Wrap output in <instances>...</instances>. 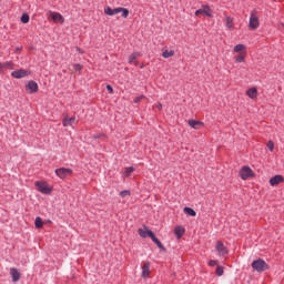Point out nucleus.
I'll return each mask as SVG.
<instances>
[{
  "instance_id": "473e14b6",
  "label": "nucleus",
  "mask_w": 284,
  "mask_h": 284,
  "mask_svg": "<svg viewBox=\"0 0 284 284\" xmlns=\"http://www.w3.org/2000/svg\"><path fill=\"white\" fill-rule=\"evenodd\" d=\"M21 21L23 23H29L30 21V16H28V13H23L22 17H21Z\"/></svg>"
},
{
  "instance_id": "f704fd0d",
  "label": "nucleus",
  "mask_w": 284,
  "mask_h": 284,
  "mask_svg": "<svg viewBox=\"0 0 284 284\" xmlns=\"http://www.w3.org/2000/svg\"><path fill=\"white\" fill-rule=\"evenodd\" d=\"M267 148H268L270 152H274V142L273 141H268Z\"/></svg>"
},
{
  "instance_id": "dca6fc26",
  "label": "nucleus",
  "mask_w": 284,
  "mask_h": 284,
  "mask_svg": "<svg viewBox=\"0 0 284 284\" xmlns=\"http://www.w3.org/2000/svg\"><path fill=\"white\" fill-rule=\"evenodd\" d=\"M149 237L151 239V241H153V243H155V245H158L160 250H162V252H165V246H163L161 241L158 240L156 235H154L153 232H149Z\"/></svg>"
},
{
  "instance_id": "0eeeda50",
  "label": "nucleus",
  "mask_w": 284,
  "mask_h": 284,
  "mask_svg": "<svg viewBox=\"0 0 284 284\" xmlns=\"http://www.w3.org/2000/svg\"><path fill=\"white\" fill-rule=\"evenodd\" d=\"M258 26H261V23L258 22V17H256L254 12L251 13L248 22L250 30H257Z\"/></svg>"
},
{
  "instance_id": "f3484780",
  "label": "nucleus",
  "mask_w": 284,
  "mask_h": 284,
  "mask_svg": "<svg viewBox=\"0 0 284 284\" xmlns=\"http://www.w3.org/2000/svg\"><path fill=\"white\" fill-rule=\"evenodd\" d=\"M283 181H284L283 175H275L270 179V185L274 187V185H281Z\"/></svg>"
},
{
  "instance_id": "b1692460",
  "label": "nucleus",
  "mask_w": 284,
  "mask_h": 284,
  "mask_svg": "<svg viewBox=\"0 0 284 284\" xmlns=\"http://www.w3.org/2000/svg\"><path fill=\"white\" fill-rule=\"evenodd\" d=\"M174 234L175 236H178V239H181L183 234H185V229L183 226H176L174 230Z\"/></svg>"
},
{
  "instance_id": "c9c22d12",
  "label": "nucleus",
  "mask_w": 284,
  "mask_h": 284,
  "mask_svg": "<svg viewBox=\"0 0 284 284\" xmlns=\"http://www.w3.org/2000/svg\"><path fill=\"white\" fill-rule=\"evenodd\" d=\"M142 99H145V95H139L134 98V103H141Z\"/></svg>"
},
{
  "instance_id": "ea45409f",
  "label": "nucleus",
  "mask_w": 284,
  "mask_h": 284,
  "mask_svg": "<svg viewBox=\"0 0 284 284\" xmlns=\"http://www.w3.org/2000/svg\"><path fill=\"white\" fill-rule=\"evenodd\" d=\"M219 263L215 261V260H211L210 262H209V265H210V267H214L215 265H217Z\"/></svg>"
},
{
  "instance_id": "f257e3e1",
  "label": "nucleus",
  "mask_w": 284,
  "mask_h": 284,
  "mask_svg": "<svg viewBox=\"0 0 284 284\" xmlns=\"http://www.w3.org/2000/svg\"><path fill=\"white\" fill-rule=\"evenodd\" d=\"M119 12H122V17L124 19H128L129 14H130V11L125 8H115V9H112L110 7H106L104 9V14H106L108 17H114V14H119Z\"/></svg>"
},
{
  "instance_id": "c85d7f7f",
  "label": "nucleus",
  "mask_w": 284,
  "mask_h": 284,
  "mask_svg": "<svg viewBox=\"0 0 284 284\" xmlns=\"http://www.w3.org/2000/svg\"><path fill=\"white\" fill-rule=\"evenodd\" d=\"M34 225L38 230H41V227H43V220H41V217H37Z\"/></svg>"
},
{
  "instance_id": "423d86ee",
  "label": "nucleus",
  "mask_w": 284,
  "mask_h": 284,
  "mask_svg": "<svg viewBox=\"0 0 284 284\" xmlns=\"http://www.w3.org/2000/svg\"><path fill=\"white\" fill-rule=\"evenodd\" d=\"M49 17H51L52 21L54 23H61L63 24L65 22V19L63 18V16L59 12H54V11H49L48 12Z\"/></svg>"
},
{
  "instance_id": "72a5a7b5",
  "label": "nucleus",
  "mask_w": 284,
  "mask_h": 284,
  "mask_svg": "<svg viewBox=\"0 0 284 284\" xmlns=\"http://www.w3.org/2000/svg\"><path fill=\"white\" fill-rule=\"evenodd\" d=\"M130 191L129 190H124V191H122V192H120V196L122 197V199H125V196H130Z\"/></svg>"
},
{
  "instance_id": "7ed1b4c3",
  "label": "nucleus",
  "mask_w": 284,
  "mask_h": 284,
  "mask_svg": "<svg viewBox=\"0 0 284 284\" xmlns=\"http://www.w3.org/2000/svg\"><path fill=\"white\" fill-rule=\"evenodd\" d=\"M36 187L41 194H52V186H49L47 182H36Z\"/></svg>"
},
{
  "instance_id": "7c9ffc66",
  "label": "nucleus",
  "mask_w": 284,
  "mask_h": 284,
  "mask_svg": "<svg viewBox=\"0 0 284 284\" xmlns=\"http://www.w3.org/2000/svg\"><path fill=\"white\" fill-rule=\"evenodd\" d=\"M244 61H245V53H240V55L235 58L236 63H243Z\"/></svg>"
},
{
  "instance_id": "79ce46f5",
  "label": "nucleus",
  "mask_w": 284,
  "mask_h": 284,
  "mask_svg": "<svg viewBox=\"0 0 284 284\" xmlns=\"http://www.w3.org/2000/svg\"><path fill=\"white\" fill-rule=\"evenodd\" d=\"M4 69H3V63L0 62V72H3Z\"/></svg>"
},
{
  "instance_id": "9b49d317",
  "label": "nucleus",
  "mask_w": 284,
  "mask_h": 284,
  "mask_svg": "<svg viewBox=\"0 0 284 284\" xmlns=\"http://www.w3.org/2000/svg\"><path fill=\"white\" fill-rule=\"evenodd\" d=\"M199 14H204L205 17H212V9L207 6H203L201 9L195 11V17H199Z\"/></svg>"
},
{
  "instance_id": "39448f33",
  "label": "nucleus",
  "mask_w": 284,
  "mask_h": 284,
  "mask_svg": "<svg viewBox=\"0 0 284 284\" xmlns=\"http://www.w3.org/2000/svg\"><path fill=\"white\" fill-rule=\"evenodd\" d=\"M26 92H28V94H34V93L39 92V84L36 81L30 80L26 84Z\"/></svg>"
},
{
  "instance_id": "aec40b11",
  "label": "nucleus",
  "mask_w": 284,
  "mask_h": 284,
  "mask_svg": "<svg viewBox=\"0 0 284 284\" xmlns=\"http://www.w3.org/2000/svg\"><path fill=\"white\" fill-rule=\"evenodd\" d=\"M246 95L248 97V99H257L258 90L256 88H251L246 91Z\"/></svg>"
},
{
  "instance_id": "a878e982",
  "label": "nucleus",
  "mask_w": 284,
  "mask_h": 284,
  "mask_svg": "<svg viewBox=\"0 0 284 284\" xmlns=\"http://www.w3.org/2000/svg\"><path fill=\"white\" fill-rule=\"evenodd\" d=\"M139 235L142 237V239H148V236H150V230H146L145 227L144 229H139Z\"/></svg>"
},
{
  "instance_id": "cd10ccee",
  "label": "nucleus",
  "mask_w": 284,
  "mask_h": 284,
  "mask_svg": "<svg viewBox=\"0 0 284 284\" xmlns=\"http://www.w3.org/2000/svg\"><path fill=\"white\" fill-rule=\"evenodd\" d=\"M184 214H187L189 216H196V211H194L192 207H184L183 210Z\"/></svg>"
},
{
  "instance_id": "f03ea898",
  "label": "nucleus",
  "mask_w": 284,
  "mask_h": 284,
  "mask_svg": "<svg viewBox=\"0 0 284 284\" xmlns=\"http://www.w3.org/2000/svg\"><path fill=\"white\" fill-rule=\"evenodd\" d=\"M252 267L255 272H265L266 270H270L267 263L261 258L253 261Z\"/></svg>"
},
{
  "instance_id": "c756f323",
  "label": "nucleus",
  "mask_w": 284,
  "mask_h": 284,
  "mask_svg": "<svg viewBox=\"0 0 284 284\" xmlns=\"http://www.w3.org/2000/svg\"><path fill=\"white\" fill-rule=\"evenodd\" d=\"M134 166H129L124 170V176L129 178L131 176L132 172H134Z\"/></svg>"
},
{
  "instance_id": "a19ab883",
  "label": "nucleus",
  "mask_w": 284,
  "mask_h": 284,
  "mask_svg": "<svg viewBox=\"0 0 284 284\" xmlns=\"http://www.w3.org/2000/svg\"><path fill=\"white\" fill-rule=\"evenodd\" d=\"M101 136H105V135H103V134H95V135L93 136V139H101Z\"/></svg>"
},
{
  "instance_id": "4c0bfd02",
  "label": "nucleus",
  "mask_w": 284,
  "mask_h": 284,
  "mask_svg": "<svg viewBox=\"0 0 284 284\" xmlns=\"http://www.w3.org/2000/svg\"><path fill=\"white\" fill-rule=\"evenodd\" d=\"M83 67H81V64H74L73 65V70H75V72H80V70H82Z\"/></svg>"
},
{
  "instance_id": "e433bc0d",
  "label": "nucleus",
  "mask_w": 284,
  "mask_h": 284,
  "mask_svg": "<svg viewBox=\"0 0 284 284\" xmlns=\"http://www.w3.org/2000/svg\"><path fill=\"white\" fill-rule=\"evenodd\" d=\"M223 274V266H217L216 268V275L221 276Z\"/></svg>"
},
{
  "instance_id": "4468645a",
  "label": "nucleus",
  "mask_w": 284,
  "mask_h": 284,
  "mask_svg": "<svg viewBox=\"0 0 284 284\" xmlns=\"http://www.w3.org/2000/svg\"><path fill=\"white\" fill-rule=\"evenodd\" d=\"M149 237L151 239V241H153V243H155V245H158L160 250H162V252H165V246H163L161 241L158 240L156 235H154L153 232H149Z\"/></svg>"
},
{
  "instance_id": "f8f14e48",
  "label": "nucleus",
  "mask_w": 284,
  "mask_h": 284,
  "mask_svg": "<svg viewBox=\"0 0 284 284\" xmlns=\"http://www.w3.org/2000/svg\"><path fill=\"white\" fill-rule=\"evenodd\" d=\"M29 72L26 69L16 70L11 73V77L13 79H23L24 77H28Z\"/></svg>"
},
{
  "instance_id": "6ab92c4d",
  "label": "nucleus",
  "mask_w": 284,
  "mask_h": 284,
  "mask_svg": "<svg viewBox=\"0 0 284 284\" xmlns=\"http://www.w3.org/2000/svg\"><path fill=\"white\" fill-rule=\"evenodd\" d=\"M10 274L12 276L13 283H17L21 278V273H19V270L14 267L10 268Z\"/></svg>"
},
{
  "instance_id": "58836bf2",
  "label": "nucleus",
  "mask_w": 284,
  "mask_h": 284,
  "mask_svg": "<svg viewBox=\"0 0 284 284\" xmlns=\"http://www.w3.org/2000/svg\"><path fill=\"white\" fill-rule=\"evenodd\" d=\"M106 90L110 94H113L114 93V89H112V85L108 84L106 85Z\"/></svg>"
},
{
  "instance_id": "a211bd4d",
  "label": "nucleus",
  "mask_w": 284,
  "mask_h": 284,
  "mask_svg": "<svg viewBox=\"0 0 284 284\" xmlns=\"http://www.w3.org/2000/svg\"><path fill=\"white\" fill-rule=\"evenodd\" d=\"M187 124L190 128H193V130H200V128H203V122L196 120H189Z\"/></svg>"
},
{
  "instance_id": "2f4dec72",
  "label": "nucleus",
  "mask_w": 284,
  "mask_h": 284,
  "mask_svg": "<svg viewBox=\"0 0 284 284\" xmlns=\"http://www.w3.org/2000/svg\"><path fill=\"white\" fill-rule=\"evenodd\" d=\"M173 54H174V51L165 50V51H163L162 57H163V59H170V57H172Z\"/></svg>"
},
{
  "instance_id": "4be33fe9",
  "label": "nucleus",
  "mask_w": 284,
  "mask_h": 284,
  "mask_svg": "<svg viewBox=\"0 0 284 284\" xmlns=\"http://www.w3.org/2000/svg\"><path fill=\"white\" fill-rule=\"evenodd\" d=\"M139 57H141L140 52H134L129 57V63H134V65H139V61H136V59H139Z\"/></svg>"
},
{
  "instance_id": "37998d69",
  "label": "nucleus",
  "mask_w": 284,
  "mask_h": 284,
  "mask_svg": "<svg viewBox=\"0 0 284 284\" xmlns=\"http://www.w3.org/2000/svg\"><path fill=\"white\" fill-rule=\"evenodd\" d=\"M163 105L161 103L158 104V110H162Z\"/></svg>"
},
{
  "instance_id": "1a4fd4ad",
  "label": "nucleus",
  "mask_w": 284,
  "mask_h": 284,
  "mask_svg": "<svg viewBox=\"0 0 284 284\" xmlns=\"http://www.w3.org/2000/svg\"><path fill=\"white\" fill-rule=\"evenodd\" d=\"M215 252H217L219 256H227V247H225V244L221 241L216 243Z\"/></svg>"
},
{
  "instance_id": "5701e85b",
  "label": "nucleus",
  "mask_w": 284,
  "mask_h": 284,
  "mask_svg": "<svg viewBox=\"0 0 284 284\" xmlns=\"http://www.w3.org/2000/svg\"><path fill=\"white\" fill-rule=\"evenodd\" d=\"M245 44H236L233 49V52L237 53V54H245Z\"/></svg>"
},
{
  "instance_id": "393cba45",
  "label": "nucleus",
  "mask_w": 284,
  "mask_h": 284,
  "mask_svg": "<svg viewBox=\"0 0 284 284\" xmlns=\"http://www.w3.org/2000/svg\"><path fill=\"white\" fill-rule=\"evenodd\" d=\"M225 26H226L227 30H234V19L226 17Z\"/></svg>"
},
{
  "instance_id": "20e7f679",
  "label": "nucleus",
  "mask_w": 284,
  "mask_h": 284,
  "mask_svg": "<svg viewBox=\"0 0 284 284\" xmlns=\"http://www.w3.org/2000/svg\"><path fill=\"white\" fill-rule=\"evenodd\" d=\"M240 176L243 181H247V179L254 176V171L250 166H243L240 170Z\"/></svg>"
},
{
  "instance_id": "ddd939ff",
  "label": "nucleus",
  "mask_w": 284,
  "mask_h": 284,
  "mask_svg": "<svg viewBox=\"0 0 284 284\" xmlns=\"http://www.w3.org/2000/svg\"><path fill=\"white\" fill-rule=\"evenodd\" d=\"M149 237L151 239V241H153V243H155V245H158L160 250H162V252H165V246H163L161 241L158 240L156 235H154L153 232H149Z\"/></svg>"
},
{
  "instance_id": "9d476101",
  "label": "nucleus",
  "mask_w": 284,
  "mask_h": 284,
  "mask_svg": "<svg viewBox=\"0 0 284 284\" xmlns=\"http://www.w3.org/2000/svg\"><path fill=\"white\" fill-rule=\"evenodd\" d=\"M77 123H78V121H77L75 116L70 118V116L65 115L62 120L63 128H72V125H77Z\"/></svg>"
},
{
  "instance_id": "2eb2a0df",
  "label": "nucleus",
  "mask_w": 284,
  "mask_h": 284,
  "mask_svg": "<svg viewBox=\"0 0 284 284\" xmlns=\"http://www.w3.org/2000/svg\"><path fill=\"white\" fill-rule=\"evenodd\" d=\"M149 237L151 239V241H153V243H155V245H158L160 250H162V252H165V246H163L161 241L158 240L156 235H154L153 232H149Z\"/></svg>"
},
{
  "instance_id": "bb28decb",
  "label": "nucleus",
  "mask_w": 284,
  "mask_h": 284,
  "mask_svg": "<svg viewBox=\"0 0 284 284\" xmlns=\"http://www.w3.org/2000/svg\"><path fill=\"white\" fill-rule=\"evenodd\" d=\"M3 70H14V63L12 61H7L2 63Z\"/></svg>"
},
{
  "instance_id": "6e6552de",
  "label": "nucleus",
  "mask_w": 284,
  "mask_h": 284,
  "mask_svg": "<svg viewBox=\"0 0 284 284\" xmlns=\"http://www.w3.org/2000/svg\"><path fill=\"white\" fill-rule=\"evenodd\" d=\"M55 174L59 179H65L67 176L72 175V169L60 168L55 170Z\"/></svg>"
},
{
  "instance_id": "412c9836",
  "label": "nucleus",
  "mask_w": 284,
  "mask_h": 284,
  "mask_svg": "<svg viewBox=\"0 0 284 284\" xmlns=\"http://www.w3.org/2000/svg\"><path fill=\"white\" fill-rule=\"evenodd\" d=\"M150 276V264L145 262L142 266V277L148 278Z\"/></svg>"
}]
</instances>
